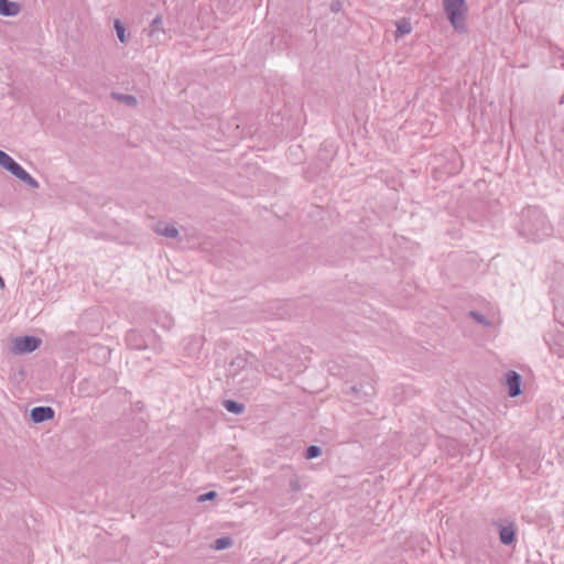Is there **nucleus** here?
I'll return each instance as SVG.
<instances>
[{
  "mask_svg": "<svg viewBox=\"0 0 564 564\" xmlns=\"http://www.w3.org/2000/svg\"><path fill=\"white\" fill-rule=\"evenodd\" d=\"M517 230L528 241L539 242L552 236L553 226L540 207L528 206L521 210Z\"/></svg>",
  "mask_w": 564,
  "mask_h": 564,
  "instance_id": "obj_1",
  "label": "nucleus"
},
{
  "mask_svg": "<svg viewBox=\"0 0 564 564\" xmlns=\"http://www.w3.org/2000/svg\"><path fill=\"white\" fill-rule=\"evenodd\" d=\"M227 376L242 390L256 388L260 376L259 362L256 356L243 354L235 357L227 368Z\"/></svg>",
  "mask_w": 564,
  "mask_h": 564,
  "instance_id": "obj_2",
  "label": "nucleus"
},
{
  "mask_svg": "<svg viewBox=\"0 0 564 564\" xmlns=\"http://www.w3.org/2000/svg\"><path fill=\"white\" fill-rule=\"evenodd\" d=\"M0 166L10 172L30 188L36 189L40 187V183L2 150H0Z\"/></svg>",
  "mask_w": 564,
  "mask_h": 564,
  "instance_id": "obj_3",
  "label": "nucleus"
},
{
  "mask_svg": "<svg viewBox=\"0 0 564 564\" xmlns=\"http://www.w3.org/2000/svg\"><path fill=\"white\" fill-rule=\"evenodd\" d=\"M444 11L456 30L465 29V0H443Z\"/></svg>",
  "mask_w": 564,
  "mask_h": 564,
  "instance_id": "obj_4",
  "label": "nucleus"
},
{
  "mask_svg": "<svg viewBox=\"0 0 564 564\" xmlns=\"http://www.w3.org/2000/svg\"><path fill=\"white\" fill-rule=\"evenodd\" d=\"M41 339L34 336L17 337L13 341V350L17 354L32 352L41 345Z\"/></svg>",
  "mask_w": 564,
  "mask_h": 564,
  "instance_id": "obj_5",
  "label": "nucleus"
},
{
  "mask_svg": "<svg viewBox=\"0 0 564 564\" xmlns=\"http://www.w3.org/2000/svg\"><path fill=\"white\" fill-rule=\"evenodd\" d=\"M521 383H522V378L517 371H514V370L507 371L505 384L508 389V394L511 398H516L521 394Z\"/></svg>",
  "mask_w": 564,
  "mask_h": 564,
  "instance_id": "obj_6",
  "label": "nucleus"
},
{
  "mask_svg": "<svg viewBox=\"0 0 564 564\" xmlns=\"http://www.w3.org/2000/svg\"><path fill=\"white\" fill-rule=\"evenodd\" d=\"M55 411L51 406H35L31 410V420L34 423H42L54 417Z\"/></svg>",
  "mask_w": 564,
  "mask_h": 564,
  "instance_id": "obj_7",
  "label": "nucleus"
},
{
  "mask_svg": "<svg viewBox=\"0 0 564 564\" xmlns=\"http://www.w3.org/2000/svg\"><path fill=\"white\" fill-rule=\"evenodd\" d=\"M126 343L133 349H143L147 347V341L138 330H129L126 335Z\"/></svg>",
  "mask_w": 564,
  "mask_h": 564,
  "instance_id": "obj_8",
  "label": "nucleus"
},
{
  "mask_svg": "<svg viewBox=\"0 0 564 564\" xmlns=\"http://www.w3.org/2000/svg\"><path fill=\"white\" fill-rule=\"evenodd\" d=\"M499 539L500 542L505 545H510L516 540V528L513 523H509L508 525H503L499 530Z\"/></svg>",
  "mask_w": 564,
  "mask_h": 564,
  "instance_id": "obj_9",
  "label": "nucleus"
},
{
  "mask_svg": "<svg viewBox=\"0 0 564 564\" xmlns=\"http://www.w3.org/2000/svg\"><path fill=\"white\" fill-rule=\"evenodd\" d=\"M20 12V6L10 0H0V14L4 17H14Z\"/></svg>",
  "mask_w": 564,
  "mask_h": 564,
  "instance_id": "obj_10",
  "label": "nucleus"
},
{
  "mask_svg": "<svg viewBox=\"0 0 564 564\" xmlns=\"http://www.w3.org/2000/svg\"><path fill=\"white\" fill-rule=\"evenodd\" d=\"M155 232L159 235H162L167 238H177L178 237V230L173 225H166V224H158L155 227Z\"/></svg>",
  "mask_w": 564,
  "mask_h": 564,
  "instance_id": "obj_11",
  "label": "nucleus"
},
{
  "mask_svg": "<svg viewBox=\"0 0 564 564\" xmlns=\"http://www.w3.org/2000/svg\"><path fill=\"white\" fill-rule=\"evenodd\" d=\"M160 33L163 36H165V32L162 28V18L158 15L154 18V20L151 23V31H150L149 35L152 37L156 36V41L161 42L162 40L160 39Z\"/></svg>",
  "mask_w": 564,
  "mask_h": 564,
  "instance_id": "obj_12",
  "label": "nucleus"
},
{
  "mask_svg": "<svg viewBox=\"0 0 564 564\" xmlns=\"http://www.w3.org/2000/svg\"><path fill=\"white\" fill-rule=\"evenodd\" d=\"M224 408L234 414H241L245 411V405L234 400H225Z\"/></svg>",
  "mask_w": 564,
  "mask_h": 564,
  "instance_id": "obj_13",
  "label": "nucleus"
},
{
  "mask_svg": "<svg viewBox=\"0 0 564 564\" xmlns=\"http://www.w3.org/2000/svg\"><path fill=\"white\" fill-rule=\"evenodd\" d=\"M111 96L113 99L119 100L130 107H135L138 104L137 98L132 95L112 93Z\"/></svg>",
  "mask_w": 564,
  "mask_h": 564,
  "instance_id": "obj_14",
  "label": "nucleus"
},
{
  "mask_svg": "<svg viewBox=\"0 0 564 564\" xmlns=\"http://www.w3.org/2000/svg\"><path fill=\"white\" fill-rule=\"evenodd\" d=\"M232 545V540L229 536H221L214 541L213 549L217 551L226 550Z\"/></svg>",
  "mask_w": 564,
  "mask_h": 564,
  "instance_id": "obj_15",
  "label": "nucleus"
},
{
  "mask_svg": "<svg viewBox=\"0 0 564 564\" xmlns=\"http://www.w3.org/2000/svg\"><path fill=\"white\" fill-rule=\"evenodd\" d=\"M113 26H115V30H116L119 41L121 43H126L127 42L126 28L123 26V24L121 23V21L119 19L115 20Z\"/></svg>",
  "mask_w": 564,
  "mask_h": 564,
  "instance_id": "obj_16",
  "label": "nucleus"
},
{
  "mask_svg": "<svg viewBox=\"0 0 564 564\" xmlns=\"http://www.w3.org/2000/svg\"><path fill=\"white\" fill-rule=\"evenodd\" d=\"M411 30V24L406 20H401L397 23V36L409 34Z\"/></svg>",
  "mask_w": 564,
  "mask_h": 564,
  "instance_id": "obj_17",
  "label": "nucleus"
},
{
  "mask_svg": "<svg viewBox=\"0 0 564 564\" xmlns=\"http://www.w3.org/2000/svg\"><path fill=\"white\" fill-rule=\"evenodd\" d=\"M322 454V448L317 445H311L305 451V458L313 459Z\"/></svg>",
  "mask_w": 564,
  "mask_h": 564,
  "instance_id": "obj_18",
  "label": "nucleus"
},
{
  "mask_svg": "<svg viewBox=\"0 0 564 564\" xmlns=\"http://www.w3.org/2000/svg\"><path fill=\"white\" fill-rule=\"evenodd\" d=\"M289 488L292 492H299L302 489L300 478L296 475H294L290 478Z\"/></svg>",
  "mask_w": 564,
  "mask_h": 564,
  "instance_id": "obj_19",
  "label": "nucleus"
},
{
  "mask_svg": "<svg viewBox=\"0 0 564 564\" xmlns=\"http://www.w3.org/2000/svg\"><path fill=\"white\" fill-rule=\"evenodd\" d=\"M555 315L558 318H564V299L557 300L554 304ZM562 324L564 325V321H562Z\"/></svg>",
  "mask_w": 564,
  "mask_h": 564,
  "instance_id": "obj_20",
  "label": "nucleus"
},
{
  "mask_svg": "<svg viewBox=\"0 0 564 564\" xmlns=\"http://www.w3.org/2000/svg\"><path fill=\"white\" fill-rule=\"evenodd\" d=\"M469 314H470V316H471L476 322H478V323H480V324L489 325V323L487 322L486 317H485L482 314H480V313H478V312H476V311H471Z\"/></svg>",
  "mask_w": 564,
  "mask_h": 564,
  "instance_id": "obj_21",
  "label": "nucleus"
},
{
  "mask_svg": "<svg viewBox=\"0 0 564 564\" xmlns=\"http://www.w3.org/2000/svg\"><path fill=\"white\" fill-rule=\"evenodd\" d=\"M217 496L216 491H208L198 497V501L213 500Z\"/></svg>",
  "mask_w": 564,
  "mask_h": 564,
  "instance_id": "obj_22",
  "label": "nucleus"
},
{
  "mask_svg": "<svg viewBox=\"0 0 564 564\" xmlns=\"http://www.w3.org/2000/svg\"><path fill=\"white\" fill-rule=\"evenodd\" d=\"M173 325V319L170 316H165V321L163 323L164 328H170Z\"/></svg>",
  "mask_w": 564,
  "mask_h": 564,
  "instance_id": "obj_23",
  "label": "nucleus"
},
{
  "mask_svg": "<svg viewBox=\"0 0 564 564\" xmlns=\"http://www.w3.org/2000/svg\"><path fill=\"white\" fill-rule=\"evenodd\" d=\"M553 350V352L557 354L560 357H563L564 356V349L562 348H551Z\"/></svg>",
  "mask_w": 564,
  "mask_h": 564,
  "instance_id": "obj_24",
  "label": "nucleus"
},
{
  "mask_svg": "<svg viewBox=\"0 0 564 564\" xmlns=\"http://www.w3.org/2000/svg\"><path fill=\"white\" fill-rule=\"evenodd\" d=\"M330 9H332V11L337 12L339 10V4L338 3H333Z\"/></svg>",
  "mask_w": 564,
  "mask_h": 564,
  "instance_id": "obj_25",
  "label": "nucleus"
},
{
  "mask_svg": "<svg viewBox=\"0 0 564 564\" xmlns=\"http://www.w3.org/2000/svg\"><path fill=\"white\" fill-rule=\"evenodd\" d=\"M269 369H270V364H267V365L264 366V370H269Z\"/></svg>",
  "mask_w": 564,
  "mask_h": 564,
  "instance_id": "obj_26",
  "label": "nucleus"
},
{
  "mask_svg": "<svg viewBox=\"0 0 564 564\" xmlns=\"http://www.w3.org/2000/svg\"><path fill=\"white\" fill-rule=\"evenodd\" d=\"M0 284L3 285L4 282H3V279L0 276Z\"/></svg>",
  "mask_w": 564,
  "mask_h": 564,
  "instance_id": "obj_27",
  "label": "nucleus"
}]
</instances>
